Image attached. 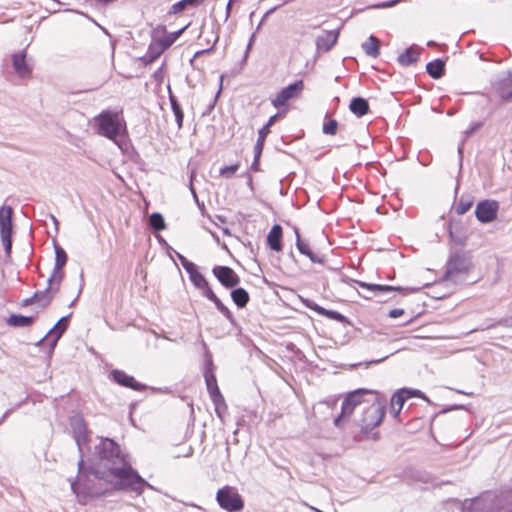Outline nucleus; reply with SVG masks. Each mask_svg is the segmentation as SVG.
<instances>
[{"label": "nucleus", "mask_w": 512, "mask_h": 512, "mask_svg": "<svg viewBox=\"0 0 512 512\" xmlns=\"http://www.w3.org/2000/svg\"><path fill=\"white\" fill-rule=\"evenodd\" d=\"M449 235L451 239L459 245H465L466 242V236L462 229V227L459 224H452L449 225Z\"/></svg>", "instance_id": "obj_33"}, {"label": "nucleus", "mask_w": 512, "mask_h": 512, "mask_svg": "<svg viewBox=\"0 0 512 512\" xmlns=\"http://www.w3.org/2000/svg\"><path fill=\"white\" fill-rule=\"evenodd\" d=\"M349 109L357 117H363L369 112V104L363 97H354L349 104Z\"/></svg>", "instance_id": "obj_26"}, {"label": "nucleus", "mask_w": 512, "mask_h": 512, "mask_svg": "<svg viewBox=\"0 0 512 512\" xmlns=\"http://www.w3.org/2000/svg\"><path fill=\"white\" fill-rule=\"evenodd\" d=\"M400 0H390V1H387V2H383V3H380L378 5H375L374 7L376 8H387V7H392L394 6L395 4H397Z\"/></svg>", "instance_id": "obj_53"}, {"label": "nucleus", "mask_w": 512, "mask_h": 512, "mask_svg": "<svg viewBox=\"0 0 512 512\" xmlns=\"http://www.w3.org/2000/svg\"><path fill=\"white\" fill-rule=\"evenodd\" d=\"M149 224L155 231H162L166 227L163 216L158 212H154L150 215Z\"/></svg>", "instance_id": "obj_38"}, {"label": "nucleus", "mask_w": 512, "mask_h": 512, "mask_svg": "<svg viewBox=\"0 0 512 512\" xmlns=\"http://www.w3.org/2000/svg\"><path fill=\"white\" fill-rule=\"evenodd\" d=\"M234 2V0H229L227 5H226V15H225V20H227L230 15H231V9H232V3Z\"/></svg>", "instance_id": "obj_54"}, {"label": "nucleus", "mask_w": 512, "mask_h": 512, "mask_svg": "<svg viewBox=\"0 0 512 512\" xmlns=\"http://www.w3.org/2000/svg\"><path fill=\"white\" fill-rule=\"evenodd\" d=\"M51 219L53 220L55 225H58V220L56 219L55 216L51 215Z\"/></svg>", "instance_id": "obj_61"}, {"label": "nucleus", "mask_w": 512, "mask_h": 512, "mask_svg": "<svg viewBox=\"0 0 512 512\" xmlns=\"http://www.w3.org/2000/svg\"><path fill=\"white\" fill-rule=\"evenodd\" d=\"M339 37L338 30L324 31L316 38V47L319 51L328 52L337 43Z\"/></svg>", "instance_id": "obj_20"}, {"label": "nucleus", "mask_w": 512, "mask_h": 512, "mask_svg": "<svg viewBox=\"0 0 512 512\" xmlns=\"http://www.w3.org/2000/svg\"><path fill=\"white\" fill-rule=\"evenodd\" d=\"M471 268V258L465 251H456L451 253L443 279L448 281H457L458 278L465 276Z\"/></svg>", "instance_id": "obj_4"}, {"label": "nucleus", "mask_w": 512, "mask_h": 512, "mask_svg": "<svg viewBox=\"0 0 512 512\" xmlns=\"http://www.w3.org/2000/svg\"><path fill=\"white\" fill-rule=\"evenodd\" d=\"M385 416V406L378 401H374L369 404L364 412L361 419V431L364 434H368L375 427L379 426Z\"/></svg>", "instance_id": "obj_6"}, {"label": "nucleus", "mask_w": 512, "mask_h": 512, "mask_svg": "<svg viewBox=\"0 0 512 512\" xmlns=\"http://www.w3.org/2000/svg\"><path fill=\"white\" fill-rule=\"evenodd\" d=\"M1 242L5 251V258L7 261L11 259L12 253V235H4L0 236Z\"/></svg>", "instance_id": "obj_42"}, {"label": "nucleus", "mask_w": 512, "mask_h": 512, "mask_svg": "<svg viewBox=\"0 0 512 512\" xmlns=\"http://www.w3.org/2000/svg\"><path fill=\"white\" fill-rule=\"evenodd\" d=\"M473 205V201L472 199L470 198H465V197H462L458 204L456 205L455 207V211L458 215H463L465 214L467 211L470 210V208L472 207Z\"/></svg>", "instance_id": "obj_41"}, {"label": "nucleus", "mask_w": 512, "mask_h": 512, "mask_svg": "<svg viewBox=\"0 0 512 512\" xmlns=\"http://www.w3.org/2000/svg\"><path fill=\"white\" fill-rule=\"evenodd\" d=\"M405 400H407V396H405L404 393L402 392V390L400 389L391 398L392 408L397 406L398 408L402 409Z\"/></svg>", "instance_id": "obj_44"}, {"label": "nucleus", "mask_w": 512, "mask_h": 512, "mask_svg": "<svg viewBox=\"0 0 512 512\" xmlns=\"http://www.w3.org/2000/svg\"><path fill=\"white\" fill-rule=\"evenodd\" d=\"M239 164H233L229 166L222 167L220 169V175L225 178H231L235 172L238 170Z\"/></svg>", "instance_id": "obj_46"}, {"label": "nucleus", "mask_w": 512, "mask_h": 512, "mask_svg": "<svg viewBox=\"0 0 512 512\" xmlns=\"http://www.w3.org/2000/svg\"><path fill=\"white\" fill-rule=\"evenodd\" d=\"M189 278L195 287L201 289L206 287L208 282L205 277L197 270V267L189 273Z\"/></svg>", "instance_id": "obj_39"}, {"label": "nucleus", "mask_w": 512, "mask_h": 512, "mask_svg": "<svg viewBox=\"0 0 512 512\" xmlns=\"http://www.w3.org/2000/svg\"><path fill=\"white\" fill-rule=\"evenodd\" d=\"M401 390L404 393V395L407 396V399L412 398V397H419V398H422V399L428 401V398L420 390L409 389V388H402Z\"/></svg>", "instance_id": "obj_47"}, {"label": "nucleus", "mask_w": 512, "mask_h": 512, "mask_svg": "<svg viewBox=\"0 0 512 512\" xmlns=\"http://www.w3.org/2000/svg\"><path fill=\"white\" fill-rule=\"evenodd\" d=\"M96 132L110 140H115L120 133L119 114L104 110L94 117Z\"/></svg>", "instance_id": "obj_5"}, {"label": "nucleus", "mask_w": 512, "mask_h": 512, "mask_svg": "<svg viewBox=\"0 0 512 512\" xmlns=\"http://www.w3.org/2000/svg\"><path fill=\"white\" fill-rule=\"evenodd\" d=\"M204 378H205V382H206V386H207V390L210 395V398L215 405V411H216L217 415L219 417H221L220 408H221V406H224L226 408V405H225L224 397L222 396V394L219 390L216 376L213 373L212 369L205 370Z\"/></svg>", "instance_id": "obj_9"}, {"label": "nucleus", "mask_w": 512, "mask_h": 512, "mask_svg": "<svg viewBox=\"0 0 512 512\" xmlns=\"http://www.w3.org/2000/svg\"><path fill=\"white\" fill-rule=\"evenodd\" d=\"M216 500L219 506L228 512H240L244 508V501L240 494L229 486L217 491Z\"/></svg>", "instance_id": "obj_8"}, {"label": "nucleus", "mask_w": 512, "mask_h": 512, "mask_svg": "<svg viewBox=\"0 0 512 512\" xmlns=\"http://www.w3.org/2000/svg\"><path fill=\"white\" fill-rule=\"evenodd\" d=\"M278 114L271 116L268 122L258 131V139L254 147H257V150L263 149L266 137L270 133V127L274 125L277 121Z\"/></svg>", "instance_id": "obj_28"}, {"label": "nucleus", "mask_w": 512, "mask_h": 512, "mask_svg": "<svg viewBox=\"0 0 512 512\" xmlns=\"http://www.w3.org/2000/svg\"><path fill=\"white\" fill-rule=\"evenodd\" d=\"M79 477L71 482L73 492L84 498H98L109 494L112 491H123L117 487L118 478L109 476L108 470L99 467H84V460L81 457L78 462Z\"/></svg>", "instance_id": "obj_2"}, {"label": "nucleus", "mask_w": 512, "mask_h": 512, "mask_svg": "<svg viewBox=\"0 0 512 512\" xmlns=\"http://www.w3.org/2000/svg\"><path fill=\"white\" fill-rule=\"evenodd\" d=\"M338 128V122L334 119H331L327 123L323 125V133L327 135H335Z\"/></svg>", "instance_id": "obj_45"}, {"label": "nucleus", "mask_w": 512, "mask_h": 512, "mask_svg": "<svg viewBox=\"0 0 512 512\" xmlns=\"http://www.w3.org/2000/svg\"><path fill=\"white\" fill-rule=\"evenodd\" d=\"M13 208L9 205L0 207V236L13 234Z\"/></svg>", "instance_id": "obj_21"}, {"label": "nucleus", "mask_w": 512, "mask_h": 512, "mask_svg": "<svg viewBox=\"0 0 512 512\" xmlns=\"http://www.w3.org/2000/svg\"><path fill=\"white\" fill-rule=\"evenodd\" d=\"M216 306V308L219 310L220 313L224 315V317L232 324L236 325V320L234 316L232 315L231 311L221 302V300L218 298L213 302Z\"/></svg>", "instance_id": "obj_40"}, {"label": "nucleus", "mask_w": 512, "mask_h": 512, "mask_svg": "<svg viewBox=\"0 0 512 512\" xmlns=\"http://www.w3.org/2000/svg\"><path fill=\"white\" fill-rule=\"evenodd\" d=\"M400 411H401V408H398V407L392 408V413H393L394 417H397L399 415Z\"/></svg>", "instance_id": "obj_57"}, {"label": "nucleus", "mask_w": 512, "mask_h": 512, "mask_svg": "<svg viewBox=\"0 0 512 512\" xmlns=\"http://www.w3.org/2000/svg\"><path fill=\"white\" fill-rule=\"evenodd\" d=\"M306 306L315 311L316 313H318L319 315H322V316H325L329 319H332V320H336L340 323H347L348 320L347 318L342 315L341 313L337 312V311H334V310H328L314 302H311V301H306Z\"/></svg>", "instance_id": "obj_23"}, {"label": "nucleus", "mask_w": 512, "mask_h": 512, "mask_svg": "<svg viewBox=\"0 0 512 512\" xmlns=\"http://www.w3.org/2000/svg\"><path fill=\"white\" fill-rule=\"evenodd\" d=\"M427 45H428V46H430V47H432V46H435V45H436V43H435L434 41H429V42L427 43Z\"/></svg>", "instance_id": "obj_62"}, {"label": "nucleus", "mask_w": 512, "mask_h": 512, "mask_svg": "<svg viewBox=\"0 0 512 512\" xmlns=\"http://www.w3.org/2000/svg\"><path fill=\"white\" fill-rule=\"evenodd\" d=\"M95 446L96 467L108 470L109 476H116L119 480L118 488L127 492L142 493L146 486H150L136 470H134L124 454L113 439L100 437Z\"/></svg>", "instance_id": "obj_1"}, {"label": "nucleus", "mask_w": 512, "mask_h": 512, "mask_svg": "<svg viewBox=\"0 0 512 512\" xmlns=\"http://www.w3.org/2000/svg\"><path fill=\"white\" fill-rule=\"evenodd\" d=\"M304 89L303 80H298L288 86L282 88L276 95V97L272 100V105L275 108H279L284 106L287 101L296 97L298 94L302 92Z\"/></svg>", "instance_id": "obj_10"}, {"label": "nucleus", "mask_w": 512, "mask_h": 512, "mask_svg": "<svg viewBox=\"0 0 512 512\" xmlns=\"http://www.w3.org/2000/svg\"><path fill=\"white\" fill-rule=\"evenodd\" d=\"M371 438H372L373 440H377V439L379 438V433H378V432L373 433V434H372V436H371Z\"/></svg>", "instance_id": "obj_60"}, {"label": "nucleus", "mask_w": 512, "mask_h": 512, "mask_svg": "<svg viewBox=\"0 0 512 512\" xmlns=\"http://www.w3.org/2000/svg\"><path fill=\"white\" fill-rule=\"evenodd\" d=\"M222 231H223V233H224L225 235H228V236H230V235H231L230 230H229L228 228H222Z\"/></svg>", "instance_id": "obj_59"}, {"label": "nucleus", "mask_w": 512, "mask_h": 512, "mask_svg": "<svg viewBox=\"0 0 512 512\" xmlns=\"http://www.w3.org/2000/svg\"><path fill=\"white\" fill-rule=\"evenodd\" d=\"M404 314V310L401 308H395L389 311L388 315L391 318H398L399 316Z\"/></svg>", "instance_id": "obj_52"}, {"label": "nucleus", "mask_w": 512, "mask_h": 512, "mask_svg": "<svg viewBox=\"0 0 512 512\" xmlns=\"http://www.w3.org/2000/svg\"><path fill=\"white\" fill-rule=\"evenodd\" d=\"M212 272L225 288H234L240 283V277L231 267L218 265Z\"/></svg>", "instance_id": "obj_12"}, {"label": "nucleus", "mask_w": 512, "mask_h": 512, "mask_svg": "<svg viewBox=\"0 0 512 512\" xmlns=\"http://www.w3.org/2000/svg\"><path fill=\"white\" fill-rule=\"evenodd\" d=\"M110 378L120 386L131 388L135 391H144L147 386L135 380L133 376L128 375L123 370L113 369L110 372Z\"/></svg>", "instance_id": "obj_13"}, {"label": "nucleus", "mask_w": 512, "mask_h": 512, "mask_svg": "<svg viewBox=\"0 0 512 512\" xmlns=\"http://www.w3.org/2000/svg\"><path fill=\"white\" fill-rule=\"evenodd\" d=\"M54 250H55V265L53 271L50 275L52 280H56V284H61L64 278L63 267L67 262V254L65 250L54 242Z\"/></svg>", "instance_id": "obj_14"}, {"label": "nucleus", "mask_w": 512, "mask_h": 512, "mask_svg": "<svg viewBox=\"0 0 512 512\" xmlns=\"http://www.w3.org/2000/svg\"><path fill=\"white\" fill-rule=\"evenodd\" d=\"M71 427L73 431V438L78 446L79 452L82 454V445L88 440V428L83 418L74 417L71 420Z\"/></svg>", "instance_id": "obj_16"}, {"label": "nucleus", "mask_w": 512, "mask_h": 512, "mask_svg": "<svg viewBox=\"0 0 512 512\" xmlns=\"http://www.w3.org/2000/svg\"><path fill=\"white\" fill-rule=\"evenodd\" d=\"M35 322L34 316H23L20 314H12L7 319V324L12 327H29Z\"/></svg>", "instance_id": "obj_31"}, {"label": "nucleus", "mask_w": 512, "mask_h": 512, "mask_svg": "<svg viewBox=\"0 0 512 512\" xmlns=\"http://www.w3.org/2000/svg\"><path fill=\"white\" fill-rule=\"evenodd\" d=\"M203 2L204 0H180L171 6L170 14H178L189 6L197 7Z\"/></svg>", "instance_id": "obj_34"}, {"label": "nucleus", "mask_w": 512, "mask_h": 512, "mask_svg": "<svg viewBox=\"0 0 512 512\" xmlns=\"http://www.w3.org/2000/svg\"><path fill=\"white\" fill-rule=\"evenodd\" d=\"M262 151L263 149H260V150H257V147H254V160H253V163L251 165V169L253 171H259L260 168H259V160H260V157L262 155Z\"/></svg>", "instance_id": "obj_50"}, {"label": "nucleus", "mask_w": 512, "mask_h": 512, "mask_svg": "<svg viewBox=\"0 0 512 512\" xmlns=\"http://www.w3.org/2000/svg\"><path fill=\"white\" fill-rule=\"evenodd\" d=\"M177 257L188 274L196 268V265L193 262L187 260L186 257H184L182 254L177 253Z\"/></svg>", "instance_id": "obj_48"}, {"label": "nucleus", "mask_w": 512, "mask_h": 512, "mask_svg": "<svg viewBox=\"0 0 512 512\" xmlns=\"http://www.w3.org/2000/svg\"><path fill=\"white\" fill-rule=\"evenodd\" d=\"M372 393L367 389H357L350 392L342 402L341 413L334 419V425L338 428L342 427L344 419L349 417L354 409L363 403L364 395Z\"/></svg>", "instance_id": "obj_7"}, {"label": "nucleus", "mask_w": 512, "mask_h": 512, "mask_svg": "<svg viewBox=\"0 0 512 512\" xmlns=\"http://www.w3.org/2000/svg\"><path fill=\"white\" fill-rule=\"evenodd\" d=\"M387 358H388V356H384V357H382L381 359L372 360L370 363H372V364H377V363H380V362H382L383 360H385V359H387Z\"/></svg>", "instance_id": "obj_58"}, {"label": "nucleus", "mask_w": 512, "mask_h": 512, "mask_svg": "<svg viewBox=\"0 0 512 512\" xmlns=\"http://www.w3.org/2000/svg\"><path fill=\"white\" fill-rule=\"evenodd\" d=\"M470 512H512V489L483 493L472 500Z\"/></svg>", "instance_id": "obj_3"}, {"label": "nucleus", "mask_w": 512, "mask_h": 512, "mask_svg": "<svg viewBox=\"0 0 512 512\" xmlns=\"http://www.w3.org/2000/svg\"><path fill=\"white\" fill-rule=\"evenodd\" d=\"M230 295L238 308H244L250 300L249 293L244 288L234 287Z\"/></svg>", "instance_id": "obj_32"}, {"label": "nucleus", "mask_w": 512, "mask_h": 512, "mask_svg": "<svg viewBox=\"0 0 512 512\" xmlns=\"http://www.w3.org/2000/svg\"><path fill=\"white\" fill-rule=\"evenodd\" d=\"M498 209L499 205L497 201L484 200L477 204L475 215L480 222L490 223L496 219Z\"/></svg>", "instance_id": "obj_11"}, {"label": "nucleus", "mask_w": 512, "mask_h": 512, "mask_svg": "<svg viewBox=\"0 0 512 512\" xmlns=\"http://www.w3.org/2000/svg\"><path fill=\"white\" fill-rule=\"evenodd\" d=\"M191 192L193 193L194 197H197V196H196V192H195V190H194L193 186H191Z\"/></svg>", "instance_id": "obj_64"}, {"label": "nucleus", "mask_w": 512, "mask_h": 512, "mask_svg": "<svg viewBox=\"0 0 512 512\" xmlns=\"http://www.w3.org/2000/svg\"><path fill=\"white\" fill-rule=\"evenodd\" d=\"M165 50L166 49L157 40L151 43L147 51V58L149 62L157 59Z\"/></svg>", "instance_id": "obj_37"}, {"label": "nucleus", "mask_w": 512, "mask_h": 512, "mask_svg": "<svg viewBox=\"0 0 512 512\" xmlns=\"http://www.w3.org/2000/svg\"><path fill=\"white\" fill-rule=\"evenodd\" d=\"M202 292H203V295L205 297H207L209 300H211L212 302H214L215 300L218 299V297L216 296V294L213 292V290L210 288L209 286V283L207 284L206 287H203L201 288Z\"/></svg>", "instance_id": "obj_51"}, {"label": "nucleus", "mask_w": 512, "mask_h": 512, "mask_svg": "<svg viewBox=\"0 0 512 512\" xmlns=\"http://www.w3.org/2000/svg\"><path fill=\"white\" fill-rule=\"evenodd\" d=\"M482 126V123L481 122H478V123H475L470 130H467L466 131V134L467 135H471L473 134L476 130H478L480 127Z\"/></svg>", "instance_id": "obj_55"}, {"label": "nucleus", "mask_w": 512, "mask_h": 512, "mask_svg": "<svg viewBox=\"0 0 512 512\" xmlns=\"http://www.w3.org/2000/svg\"><path fill=\"white\" fill-rule=\"evenodd\" d=\"M419 56V50L416 48V46L413 45L401 53L397 60L402 66H410L418 61Z\"/></svg>", "instance_id": "obj_25"}, {"label": "nucleus", "mask_w": 512, "mask_h": 512, "mask_svg": "<svg viewBox=\"0 0 512 512\" xmlns=\"http://www.w3.org/2000/svg\"><path fill=\"white\" fill-rule=\"evenodd\" d=\"M218 219L223 223L225 222V218L223 216H218Z\"/></svg>", "instance_id": "obj_63"}, {"label": "nucleus", "mask_w": 512, "mask_h": 512, "mask_svg": "<svg viewBox=\"0 0 512 512\" xmlns=\"http://www.w3.org/2000/svg\"><path fill=\"white\" fill-rule=\"evenodd\" d=\"M12 65L16 74L21 78H29L32 74V67L26 60L24 51L12 55Z\"/></svg>", "instance_id": "obj_18"}, {"label": "nucleus", "mask_w": 512, "mask_h": 512, "mask_svg": "<svg viewBox=\"0 0 512 512\" xmlns=\"http://www.w3.org/2000/svg\"><path fill=\"white\" fill-rule=\"evenodd\" d=\"M496 326H504V327H509V328L512 327V316L506 317V318H501L500 320H498L496 322H489L483 326H480V327H477V328L471 330V332L484 331V330L494 328Z\"/></svg>", "instance_id": "obj_36"}, {"label": "nucleus", "mask_w": 512, "mask_h": 512, "mask_svg": "<svg viewBox=\"0 0 512 512\" xmlns=\"http://www.w3.org/2000/svg\"><path fill=\"white\" fill-rule=\"evenodd\" d=\"M305 256H307L313 263L323 264L326 261V256L324 254L314 252L313 250H311L309 254H306Z\"/></svg>", "instance_id": "obj_49"}, {"label": "nucleus", "mask_w": 512, "mask_h": 512, "mask_svg": "<svg viewBox=\"0 0 512 512\" xmlns=\"http://www.w3.org/2000/svg\"><path fill=\"white\" fill-rule=\"evenodd\" d=\"M494 88L503 101H512V72L500 78L494 84Z\"/></svg>", "instance_id": "obj_19"}, {"label": "nucleus", "mask_w": 512, "mask_h": 512, "mask_svg": "<svg viewBox=\"0 0 512 512\" xmlns=\"http://www.w3.org/2000/svg\"><path fill=\"white\" fill-rule=\"evenodd\" d=\"M295 234H296V247L299 250V252L303 255L309 254V252L311 251V248L309 247V245L307 243H305L301 239L299 230L297 228H295Z\"/></svg>", "instance_id": "obj_43"}, {"label": "nucleus", "mask_w": 512, "mask_h": 512, "mask_svg": "<svg viewBox=\"0 0 512 512\" xmlns=\"http://www.w3.org/2000/svg\"><path fill=\"white\" fill-rule=\"evenodd\" d=\"M426 72L433 78L439 79L445 73V62L441 59H436L427 63Z\"/></svg>", "instance_id": "obj_30"}, {"label": "nucleus", "mask_w": 512, "mask_h": 512, "mask_svg": "<svg viewBox=\"0 0 512 512\" xmlns=\"http://www.w3.org/2000/svg\"><path fill=\"white\" fill-rule=\"evenodd\" d=\"M36 302L35 301V298H33V296L29 297V298H26L23 300V306H29L31 305L32 303Z\"/></svg>", "instance_id": "obj_56"}, {"label": "nucleus", "mask_w": 512, "mask_h": 512, "mask_svg": "<svg viewBox=\"0 0 512 512\" xmlns=\"http://www.w3.org/2000/svg\"><path fill=\"white\" fill-rule=\"evenodd\" d=\"M359 286L361 288L367 289L370 291L373 296H381L385 293H391L395 291L399 292H408V291H415L414 289L409 288H402L397 286H391V285H379V284H370L366 282H359Z\"/></svg>", "instance_id": "obj_22"}, {"label": "nucleus", "mask_w": 512, "mask_h": 512, "mask_svg": "<svg viewBox=\"0 0 512 512\" xmlns=\"http://www.w3.org/2000/svg\"><path fill=\"white\" fill-rule=\"evenodd\" d=\"M187 26L179 29L176 32L169 33L159 38L157 41L165 48L168 49L186 30Z\"/></svg>", "instance_id": "obj_35"}, {"label": "nucleus", "mask_w": 512, "mask_h": 512, "mask_svg": "<svg viewBox=\"0 0 512 512\" xmlns=\"http://www.w3.org/2000/svg\"><path fill=\"white\" fill-rule=\"evenodd\" d=\"M380 41L374 35H370L368 39L362 44V49L367 56L376 58L379 56Z\"/></svg>", "instance_id": "obj_29"}, {"label": "nucleus", "mask_w": 512, "mask_h": 512, "mask_svg": "<svg viewBox=\"0 0 512 512\" xmlns=\"http://www.w3.org/2000/svg\"><path fill=\"white\" fill-rule=\"evenodd\" d=\"M61 284H56V280L51 277L47 280V287L42 291H37L33 294L35 301L42 307H47L53 300L54 295L60 290Z\"/></svg>", "instance_id": "obj_15"}, {"label": "nucleus", "mask_w": 512, "mask_h": 512, "mask_svg": "<svg viewBox=\"0 0 512 512\" xmlns=\"http://www.w3.org/2000/svg\"><path fill=\"white\" fill-rule=\"evenodd\" d=\"M70 316H64L48 331L44 338H42L38 344L43 342L44 340L50 341V349L53 350L61 338L63 333L66 331L68 327V321Z\"/></svg>", "instance_id": "obj_17"}, {"label": "nucleus", "mask_w": 512, "mask_h": 512, "mask_svg": "<svg viewBox=\"0 0 512 512\" xmlns=\"http://www.w3.org/2000/svg\"><path fill=\"white\" fill-rule=\"evenodd\" d=\"M168 92H169V101H170L171 108H172V111L175 116V120H176L178 129H181L183 126V119H184L183 110H182L176 96L172 93L170 86H168Z\"/></svg>", "instance_id": "obj_27"}, {"label": "nucleus", "mask_w": 512, "mask_h": 512, "mask_svg": "<svg viewBox=\"0 0 512 512\" xmlns=\"http://www.w3.org/2000/svg\"><path fill=\"white\" fill-rule=\"evenodd\" d=\"M282 227L279 224H275L270 229L267 235V243L271 250L280 251L282 249Z\"/></svg>", "instance_id": "obj_24"}]
</instances>
